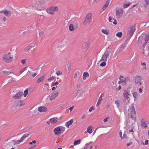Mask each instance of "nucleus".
<instances>
[{"label": "nucleus", "instance_id": "f257e3e1", "mask_svg": "<svg viewBox=\"0 0 149 149\" xmlns=\"http://www.w3.org/2000/svg\"><path fill=\"white\" fill-rule=\"evenodd\" d=\"M135 30V27L133 25L131 26L128 29L126 40L129 41L134 34Z\"/></svg>", "mask_w": 149, "mask_h": 149}, {"label": "nucleus", "instance_id": "f03ea898", "mask_svg": "<svg viewBox=\"0 0 149 149\" xmlns=\"http://www.w3.org/2000/svg\"><path fill=\"white\" fill-rule=\"evenodd\" d=\"M3 58L7 63H10L13 59V57L11 56L10 53L3 54Z\"/></svg>", "mask_w": 149, "mask_h": 149}, {"label": "nucleus", "instance_id": "7ed1b4c3", "mask_svg": "<svg viewBox=\"0 0 149 149\" xmlns=\"http://www.w3.org/2000/svg\"><path fill=\"white\" fill-rule=\"evenodd\" d=\"M92 20V13H89L86 15L85 20L83 22V24L84 25H86L91 22Z\"/></svg>", "mask_w": 149, "mask_h": 149}, {"label": "nucleus", "instance_id": "20e7f679", "mask_svg": "<svg viewBox=\"0 0 149 149\" xmlns=\"http://www.w3.org/2000/svg\"><path fill=\"white\" fill-rule=\"evenodd\" d=\"M116 16L117 18L121 17L123 14V10L122 8H116Z\"/></svg>", "mask_w": 149, "mask_h": 149}, {"label": "nucleus", "instance_id": "39448f33", "mask_svg": "<svg viewBox=\"0 0 149 149\" xmlns=\"http://www.w3.org/2000/svg\"><path fill=\"white\" fill-rule=\"evenodd\" d=\"M58 9V8L57 6L52 7L47 9V11L48 13L51 14H53L54 13V12L57 11Z\"/></svg>", "mask_w": 149, "mask_h": 149}, {"label": "nucleus", "instance_id": "423d86ee", "mask_svg": "<svg viewBox=\"0 0 149 149\" xmlns=\"http://www.w3.org/2000/svg\"><path fill=\"white\" fill-rule=\"evenodd\" d=\"M109 55V53L108 52H105L104 54L102 55L100 61H107V58Z\"/></svg>", "mask_w": 149, "mask_h": 149}, {"label": "nucleus", "instance_id": "0eeeda50", "mask_svg": "<svg viewBox=\"0 0 149 149\" xmlns=\"http://www.w3.org/2000/svg\"><path fill=\"white\" fill-rule=\"evenodd\" d=\"M23 141L21 139L20 140L15 141V140H12L11 142H10L8 144L10 146H12V145H16L17 144H19Z\"/></svg>", "mask_w": 149, "mask_h": 149}, {"label": "nucleus", "instance_id": "6e6552de", "mask_svg": "<svg viewBox=\"0 0 149 149\" xmlns=\"http://www.w3.org/2000/svg\"><path fill=\"white\" fill-rule=\"evenodd\" d=\"M61 128L59 126H58L55 128L54 130V131L55 134V135H60V134L61 133Z\"/></svg>", "mask_w": 149, "mask_h": 149}, {"label": "nucleus", "instance_id": "1a4fd4ad", "mask_svg": "<svg viewBox=\"0 0 149 149\" xmlns=\"http://www.w3.org/2000/svg\"><path fill=\"white\" fill-rule=\"evenodd\" d=\"M58 94V93L57 91L54 92L52 93L51 96L50 97V100L51 101L54 100L56 97H57Z\"/></svg>", "mask_w": 149, "mask_h": 149}, {"label": "nucleus", "instance_id": "9d476101", "mask_svg": "<svg viewBox=\"0 0 149 149\" xmlns=\"http://www.w3.org/2000/svg\"><path fill=\"white\" fill-rule=\"evenodd\" d=\"M0 13H3L7 17H10L11 15V12L6 9L5 10L0 11Z\"/></svg>", "mask_w": 149, "mask_h": 149}, {"label": "nucleus", "instance_id": "9b49d317", "mask_svg": "<svg viewBox=\"0 0 149 149\" xmlns=\"http://www.w3.org/2000/svg\"><path fill=\"white\" fill-rule=\"evenodd\" d=\"M23 95V92H22L17 93L15 95L13 96V98L15 100L19 99Z\"/></svg>", "mask_w": 149, "mask_h": 149}, {"label": "nucleus", "instance_id": "f8f14e48", "mask_svg": "<svg viewBox=\"0 0 149 149\" xmlns=\"http://www.w3.org/2000/svg\"><path fill=\"white\" fill-rule=\"evenodd\" d=\"M129 93V92H128L126 90H124L123 93V95L124 97L127 100L129 98V97L128 96Z\"/></svg>", "mask_w": 149, "mask_h": 149}, {"label": "nucleus", "instance_id": "ddd939ff", "mask_svg": "<svg viewBox=\"0 0 149 149\" xmlns=\"http://www.w3.org/2000/svg\"><path fill=\"white\" fill-rule=\"evenodd\" d=\"M47 108L44 107H40L38 108V110L40 112H44L46 111Z\"/></svg>", "mask_w": 149, "mask_h": 149}, {"label": "nucleus", "instance_id": "4468645a", "mask_svg": "<svg viewBox=\"0 0 149 149\" xmlns=\"http://www.w3.org/2000/svg\"><path fill=\"white\" fill-rule=\"evenodd\" d=\"M45 77L44 76H42L41 77L39 78L36 81V82L38 83H40L43 82L45 79Z\"/></svg>", "mask_w": 149, "mask_h": 149}, {"label": "nucleus", "instance_id": "2eb2a0df", "mask_svg": "<svg viewBox=\"0 0 149 149\" xmlns=\"http://www.w3.org/2000/svg\"><path fill=\"white\" fill-rule=\"evenodd\" d=\"M149 39V36H146L145 37V39L143 38H142V42H145L143 46H145L146 45L147 42L148 40Z\"/></svg>", "mask_w": 149, "mask_h": 149}, {"label": "nucleus", "instance_id": "dca6fc26", "mask_svg": "<svg viewBox=\"0 0 149 149\" xmlns=\"http://www.w3.org/2000/svg\"><path fill=\"white\" fill-rule=\"evenodd\" d=\"M130 110V113H136L135 110L134 108V104H131V106L129 107Z\"/></svg>", "mask_w": 149, "mask_h": 149}, {"label": "nucleus", "instance_id": "f3484780", "mask_svg": "<svg viewBox=\"0 0 149 149\" xmlns=\"http://www.w3.org/2000/svg\"><path fill=\"white\" fill-rule=\"evenodd\" d=\"M50 121L51 124H54L57 122L58 118L56 117L52 118L50 119Z\"/></svg>", "mask_w": 149, "mask_h": 149}, {"label": "nucleus", "instance_id": "a211bd4d", "mask_svg": "<svg viewBox=\"0 0 149 149\" xmlns=\"http://www.w3.org/2000/svg\"><path fill=\"white\" fill-rule=\"evenodd\" d=\"M25 104L23 100H20L18 101L17 105V106H19V107H21L22 106L24 105Z\"/></svg>", "mask_w": 149, "mask_h": 149}, {"label": "nucleus", "instance_id": "6ab92c4d", "mask_svg": "<svg viewBox=\"0 0 149 149\" xmlns=\"http://www.w3.org/2000/svg\"><path fill=\"white\" fill-rule=\"evenodd\" d=\"M141 80V78L138 75H136L135 77V83L138 84Z\"/></svg>", "mask_w": 149, "mask_h": 149}, {"label": "nucleus", "instance_id": "aec40b11", "mask_svg": "<svg viewBox=\"0 0 149 149\" xmlns=\"http://www.w3.org/2000/svg\"><path fill=\"white\" fill-rule=\"evenodd\" d=\"M110 0H107L103 6L102 9L103 10H105L107 8L109 4Z\"/></svg>", "mask_w": 149, "mask_h": 149}, {"label": "nucleus", "instance_id": "412c9836", "mask_svg": "<svg viewBox=\"0 0 149 149\" xmlns=\"http://www.w3.org/2000/svg\"><path fill=\"white\" fill-rule=\"evenodd\" d=\"M110 0H107L103 6L102 9L103 10H105L107 8L109 4Z\"/></svg>", "mask_w": 149, "mask_h": 149}, {"label": "nucleus", "instance_id": "4be33fe9", "mask_svg": "<svg viewBox=\"0 0 149 149\" xmlns=\"http://www.w3.org/2000/svg\"><path fill=\"white\" fill-rule=\"evenodd\" d=\"M140 38L139 37V45L140 46H141L142 47H143V48H144V47H145V46H143L144 45V44L145 42H142V38H140Z\"/></svg>", "mask_w": 149, "mask_h": 149}, {"label": "nucleus", "instance_id": "5701e85b", "mask_svg": "<svg viewBox=\"0 0 149 149\" xmlns=\"http://www.w3.org/2000/svg\"><path fill=\"white\" fill-rule=\"evenodd\" d=\"M42 6L41 5V3L39 2L38 3L36 7L35 8H36V9L38 10H42Z\"/></svg>", "mask_w": 149, "mask_h": 149}, {"label": "nucleus", "instance_id": "b1692460", "mask_svg": "<svg viewBox=\"0 0 149 149\" xmlns=\"http://www.w3.org/2000/svg\"><path fill=\"white\" fill-rule=\"evenodd\" d=\"M31 45H29L26 47L24 49V52H28L30 51V50L31 49Z\"/></svg>", "mask_w": 149, "mask_h": 149}, {"label": "nucleus", "instance_id": "393cba45", "mask_svg": "<svg viewBox=\"0 0 149 149\" xmlns=\"http://www.w3.org/2000/svg\"><path fill=\"white\" fill-rule=\"evenodd\" d=\"M131 114L130 116L131 118L134 120L135 121L136 120V113H130Z\"/></svg>", "mask_w": 149, "mask_h": 149}, {"label": "nucleus", "instance_id": "a878e982", "mask_svg": "<svg viewBox=\"0 0 149 149\" xmlns=\"http://www.w3.org/2000/svg\"><path fill=\"white\" fill-rule=\"evenodd\" d=\"M30 135V133H26L22 137L21 139L23 141L24 139L28 137Z\"/></svg>", "mask_w": 149, "mask_h": 149}, {"label": "nucleus", "instance_id": "bb28decb", "mask_svg": "<svg viewBox=\"0 0 149 149\" xmlns=\"http://www.w3.org/2000/svg\"><path fill=\"white\" fill-rule=\"evenodd\" d=\"M73 122V120L71 119L70 121L67 122L66 123V126L68 127L70 125L72 124V123Z\"/></svg>", "mask_w": 149, "mask_h": 149}, {"label": "nucleus", "instance_id": "cd10ccee", "mask_svg": "<svg viewBox=\"0 0 149 149\" xmlns=\"http://www.w3.org/2000/svg\"><path fill=\"white\" fill-rule=\"evenodd\" d=\"M102 99L101 97H100L98 100V101L96 104L97 107L101 103V101L102 100Z\"/></svg>", "mask_w": 149, "mask_h": 149}, {"label": "nucleus", "instance_id": "c85d7f7f", "mask_svg": "<svg viewBox=\"0 0 149 149\" xmlns=\"http://www.w3.org/2000/svg\"><path fill=\"white\" fill-rule=\"evenodd\" d=\"M69 30L71 31H73L74 29L73 25L72 24H70L69 25Z\"/></svg>", "mask_w": 149, "mask_h": 149}, {"label": "nucleus", "instance_id": "c756f323", "mask_svg": "<svg viewBox=\"0 0 149 149\" xmlns=\"http://www.w3.org/2000/svg\"><path fill=\"white\" fill-rule=\"evenodd\" d=\"M90 127L91 126L88 127L87 130V132L89 134H91L92 132V127Z\"/></svg>", "mask_w": 149, "mask_h": 149}, {"label": "nucleus", "instance_id": "7c9ffc66", "mask_svg": "<svg viewBox=\"0 0 149 149\" xmlns=\"http://www.w3.org/2000/svg\"><path fill=\"white\" fill-rule=\"evenodd\" d=\"M2 72L3 73V74L5 75H8L12 73L10 71H3Z\"/></svg>", "mask_w": 149, "mask_h": 149}, {"label": "nucleus", "instance_id": "2f4dec72", "mask_svg": "<svg viewBox=\"0 0 149 149\" xmlns=\"http://www.w3.org/2000/svg\"><path fill=\"white\" fill-rule=\"evenodd\" d=\"M27 67H26L22 69H21L20 71H19V74H21L22 73L24 72L26 70H27Z\"/></svg>", "mask_w": 149, "mask_h": 149}, {"label": "nucleus", "instance_id": "473e14b6", "mask_svg": "<svg viewBox=\"0 0 149 149\" xmlns=\"http://www.w3.org/2000/svg\"><path fill=\"white\" fill-rule=\"evenodd\" d=\"M81 140H77L76 141H75L74 143V145H76L78 144H80V143Z\"/></svg>", "mask_w": 149, "mask_h": 149}, {"label": "nucleus", "instance_id": "72a5a7b5", "mask_svg": "<svg viewBox=\"0 0 149 149\" xmlns=\"http://www.w3.org/2000/svg\"><path fill=\"white\" fill-rule=\"evenodd\" d=\"M117 37L120 38L122 36V32H118L116 34Z\"/></svg>", "mask_w": 149, "mask_h": 149}, {"label": "nucleus", "instance_id": "f704fd0d", "mask_svg": "<svg viewBox=\"0 0 149 149\" xmlns=\"http://www.w3.org/2000/svg\"><path fill=\"white\" fill-rule=\"evenodd\" d=\"M101 31L103 33L106 35H108L109 34L108 32L106 30L102 29L101 30Z\"/></svg>", "mask_w": 149, "mask_h": 149}, {"label": "nucleus", "instance_id": "c9c22d12", "mask_svg": "<svg viewBox=\"0 0 149 149\" xmlns=\"http://www.w3.org/2000/svg\"><path fill=\"white\" fill-rule=\"evenodd\" d=\"M28 89H27L25 90L24 93V97H26V96L28 94Z\"/></svg>", "mask_w": 149, "mask_h": 149}, {"label": "nucleus", "instance_id": "e433bc0d", "mask_svg": "<svg viewBox=\"0 0 149 149\" xmlns=\"http://www.w3.org/2000/svg\"><path fill=\"white\" fill-rule=\"evenodd\" d=\"M133 95L134 97V98H136L138 95V93L137 92H134L133 93Z\"/></svg>", "mask_w": 149, "mask_h": 149}, {"label": "nucleus", "instance_id": "4c0bfd02", "mask_svg": "<svg viewBox=\"0 0 149 149\" xmlns=\"http://www.w3.org/2000/svg\"><path fill=\"white\" fill-rule=\"evenodd\" d=\"M61 129V133H63V132H64L65 131V128L64 127H63L62 126H59Z\"/></svg>", "mask_w": 149, "mask_h": 149}, {"label": "nucleus", "instance_id": "58836bf2", "mask_svg": "<svg viewBox=\"0 0 149 149\" xmlns=\"http://www.w3.org/2000/svg\"><path fill=\"white\" fill-rule=\"evenodd\" d=\"M141 126L142 127H146L147 126L146 123L142 121Z\"/></svg>", "mask_w": 149, "mask_h": 149}, {"label": "nucleus", "instance_id": "ea45409f", "mask_svg": "<svg viewBox=\"0 0 149 149\" xmlns=\"http://www.w3.org/2000/svg\"><path fill=\"white\" fill-rule=\"evenodd\" d=\"M36 44V43L35 42H33L32 43H31L30 45H31V48L33 47H34L35 46V45Z\"/></svg>", "mask_w": 149, "mask_h": 149}, {"label": "nucleus", "instance_id": "a19ab883", "mask_svg": "<svg viewBox=\"0 0 149 149\" xmlns=\"http://www.w3.org/2000/svg\"><path fill=\"white\" fill-rule=\"evenodd\" d=\"M89 76V74L87 72H84L83 74V76H85L86 77H88Z\"/></svg>", "mask_w": 149, "mask_h": 149}, {"label": "nucleus", "instance_id": "79ce46f5", "mask_svg": "<svg viewBox=\"0 0 149 149\" xmlns=\"http://www.w3.org/2000/svg\"><path fill=\"white\" fill-rule=\"evenodd\" d=\"M115 103L116 104L117 107H118L120 105L119 101L118 100L115 101Z\"/></svg>", "mask_w": 149, "mask_h": 149}, {"label": "nucleus", "instance_id": "37998d69", "mask_svg": "<svg viewBox=\"0 0 149 149\" xmlns=\"http://www.w3.org/2000/svg\"><path fill=\"white\" fill-rule=\"evenodd\" d=\"M26 59H22L21 61V63L23 64L26 63Z\"/></svg>", "mask_w": 149, "mask_h": 149}, {"label": "nucleus", "instance_id": "c03bdc74", "mask_svg": "<svg viewBox=\"0 0 149 149\" xmlns=\"http://www.w3.org/2000/svg\"><path fill=\"white\" fill-rule=\"evenodd\" d=\"M123 77L121 75H120V77L119 79L121 81V83H123L124 82V79H123Z\"/></svg>", "mask_w": 149, "mask_h": 149}, {"label": "nucleus", "instance_id": "a18cd8bd", "mask_svg": "<svg viewBox=\"0 0 149 149\" xmlns=\"http://www.w3.org/2000/svg\"><path fill=\"white\" fill-rule=\"evenodd\" d=\"M106 63L105 61H103L100 64V65L101 66L103 67L106 65Z\"/></svg>", "mask_w": 149, "mask_h": 149}, {"label": "nucleus", "instance_id": "49530a36", "mask_svg": "<svg viewBox=\"0 0 149 149\" xmlns=\"http://www.w3.org/2000/svg\"><path fill=\"white\" fill-rule=\"evenodd\" d=\"M130 5V3L125 4L123 6L125 8H127L128 6H129Z\"/></svg>", "mask_w": 149, "mask_h": 149}, {"label": "nucleus", "instance_id": "de8ad7c7", "mask_svg": "<svg viewBox=\"0 0 149 149\" xmlns=\"http://www.w3.org/2000/svg\"><path fill=\"white\" fill-rule=\"evenodd\" d=\"M95 109L94 107L93 106L92 107L89 109V112H91L92 110H94Z\"/></svg>", "mask_w": 149, "mask_h": 149}, {"label": "nucleus", "instance_id": "09e8293b", "mask_svg": "<svg viewBox=\"0 0 149 149\" xmlns=\"http://www.w3.org/2000/svg\"><path fill=\"white\" fill-rule=\"evenodd\" d=\"M55 78V77H50L49 78L48 80L49 81H51V80H52L53 79H54Z\"/></svg>", "mask_w": 149, "mask_h": 149}, {"label": "nucleus", "instance_id": "8fccbe9b", "mask_svg": "<svg viewBox=\"0 0 149 149\" xmlns=\"http://www.w3.org/2000/svg\"><path fill=\"white\" fill-rule=\"evenodd\" d=\"M56 74L58 76L62 74V73L61 72L59 71H58L56 73Z\"/></svg>", "mask_w": 149, "mask_h": 149}, {"label": "nucleus", "instance_id": "3c124183", "mask_svg": "<svg viewBox=\"0 0 149 149\" xmlns=\"http://www.w3.org/2000/svg\"><path fill=\"white\" fill-rule=\"evenodd\" d=\"M144 1L146 5L148 6L149 5V0H145Z\"/></svg>", "mask_w": 149, "mask_h": 149}, {"label": "nucleus", "instance_id": "603ef678", "mask_svg": "<svg viewBox=\"0 0 149 149\" xmlns=\"http://www.w3.org/2000/svg\"><path fill=\"white\" fill-rule=\"evenodd\" d=\"M113 19L114 20V22H113V24L115 25H116L117 24V21L116 19L114 18H113Z\"/></svg>", "mask_w": 149, "mask_h": 149}, {"label": "nucleus", "instance_id": "864d4df0", "mask_svg": "<svg viewBox=\"0 0 149 149\" xmlns=\"http://www.w3.org/2000/svg\"><path fill=\"white\" fill-rule=\"evenodd\" d=\"M141 65H142L143 66H144V67H143V68H144L145 69H146V65L145 63L143 62V63H142Z\"/></svg>", "mask_w": 149, "mask_h": 149}, {"label": "nucleus", "instance_id": "5fc2aeb1", "mask_svg": "<svg viewBox=\"0 0 149 149\" xmlns=\"http://www.w3.org/2000/svg\"><path fill=\"white\" fill-rule=\"evenodd\" d=\"M122 132H121V131H120V132H119V134H120V137L121 138V139H123V137L122 136Z\"/></svg>", "mask_w": 149, "mask_h": 149}, {"label": "nucleus", "instance_id": "6e6d98bb", "mask_svg": "<svg viewBox=\"0 0 149 149\" xmlns=\"http://www.w3.org/2000/svg\"><path fill=\"white\" fill-rule=\"evenodd\" d=\"M128 79V78H124V82H123L125 83V84H126L127 83V80Z\"/></svg>", "mask_w": 149, "mask_h": 149}, {"label": "nucleus", "instance_id": "4d7b16f0", "mask_svg": "<svg viewBox=\"0 0 149 149\" xmlns=\"http://www.w3.org/2000/svg\"><path fill=\"white\" fill-rule=\"evenodd\" d=\"M86 115L85 114H84L82 116L81 118L82 119H84L86 118Z\"/></svg>", "mask_w": 149, "mask_h": 149}, {"label": "nucleus", "instance_id": "13d9d810", "mask_svg": "<svg viewBox=\"0 0 149 149\" xmlns=\"http://www.w3.org/2000/svg\"><path fill=\"white\" fill-rule=\"evenodd\" d=\"M113 19V18L111 16L109 17V20L110 22H112V20Z\"/></svg>", "mask_w": 149, "mask_h": 149}, {"label": "nucleus", "instance_id": "bf43d9fd", "mask_svg": "<svg viewBox=\"0 0 149 149\" xmlns=\"http://www.w3.org/2000/svg\"><path fill=\"white\" fill-rule=\"evenodd\" d=\"M44 33V32L43 31L40 32L39 33V34L40 36H42Z\"/></svg>", "mask_w": 149, "mask_h": 149}, {"label": "nucleus", "instance_id": "052dcab7", "mask_svg": "<svg viewBox=\"0 0 149 149\" xmlns=\"http://www.w3.org/2000/svg\"><path fill=\"white\" fill-rule=\"evenodd\" d=\"M10 81H15V79L13 78V77H11L10 80Z\"/></svg>", "mask_w": 149, "mask_h": 149}, {"label": "nucleus", "instance_id": "680f3d73", "mask_svg": "<svg viewBox=\"0 0 149 149\" xmlns=\"http://www.w3.org/2000/svg\"><path fill=\"white\" fill-rule=\"evenodd\" d=\"M68 70L70 71L71 69V67L69 65L68 67Z\"/></svg>", "mask_w": 149, "mask_h": 149}, {"label": "nucleus", "instance_id": "e2e57ef3", "mask_svg": "<svg viewBox=\"0 0 149 149\" xmlns=\"http://www.w3.org/2000/svg\"><path fill=\"white\" fill-rule=\"evenodd\" d=\"M132 144V142H130L129 143H128L127 146H129L130 145Z\"/></svg>", "mask_w": 149, "mask_h": 149}, {"label": "nucleus", "instance_id": "0e129e2a", "mask_svg": "<svg viewBox=\"0 0 149 149\" xmlns=\"http://www.w3.org/2000/svg\"><path fill=\"white\" fill-rule=\"evenodd\" d=\"M123 139H127V135L125 133L123 134Z\"/></svg>", "mask_w": 149, "mask_h": 149}, {"label": "nucleus", "instance_id": "69168bd1", "mask_svg": "<svg viewBox=\"0 0 149 149\" xmlns=\"http://www.w3.org/2000/svg\"><path fill=\"white\" fill-rule=\"evenodd\" d=\"M73 108L74 106H73L72 107L69 108L68 109L70 110V111H72Z\"/></svg>", "mask_w": 149, "mask_h": 149}, {"label": "nucleus", "instance_id": "338daca9", "mask_svg": "<svg viewBox=\"0 0 149 149\" xmlns=\"http://www.w3.org/2000/svg\"><path fill=\"white\" fill-rule=\"evenodd\" d=\"M148 142V140H146L145 141V144L146 145H147Z\"/></svg>", "mask_w": 149, "mask_h": 149}, {"label": "nucleus", "instance_id": "774afa93", "mask_svg": "<svg viewBox=\"0 0 149 149\" xmlns=\"http://www.w3.org/2000/svg\"><path fill=\"white\" fill-rule=\"evenodd\" d=\"M88 145H86V144L85 145L84 147V149H87L88 148L87 147Z\"/></svg>", "mask_w": 149, "mask_h": 149}]
</instances>
